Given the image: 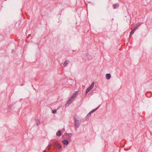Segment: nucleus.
Segmentation results:
<instances>
[{
  "label": "nucleus",
  "mask_w": 152,
  "mask_h": 152,
  "mask_svg": "<svg viewBox=\"0 0 152 152\" xmlns=\"http://www.w3.org/2000/svg\"><path fill=\"white\" fill-rule=\"evenodd\" d=\"M94 82H93L92 83L90 86L86 90V94H87L91 90L94 88Z\"/></svg>",
  "instance_id": "f257e3e1"
},
{
  "label": "nucleus",
  "mask_w": 152,
  "mask_h": 152,
  "mask_svg": "<svg viewBox=\"0 0 152 152\" xmlns=\"http://www.w3.org/2000/svg\"><path fill=\"white\" fill-rule=\"evenodd\" d=\"M100 106V105L98 107L96 108V109H94L91 110V111L86 115V118H89L91 116V114L94 112L96 110H97L99 107Z\"/></svg>",
  "instance_id": "f03ea898"
},
{
  "label": "nucleus",
  "mask_w": 152,
  "mask_h": 152,
  "mask_svg": "<svg viewBox=\"0 0 152 152\" xmlns=\"http://www.w3.org/2000/svg\"><path fill=\"white\" fill-rule=\"evenodd\" d=\"M74 122L75 123V127L77 128L79 127L80 125V123H79L78 120H77L75 118H74Z\"/></svg>",
  "instance_id": "7ed1b4c3"
},
{
  "label": "nucleus",
  "mask_w": 152,
  "mask_h": 152,
  "mask_svg": "<svg viewBox=\"0 0 152 152\" xmlns=\"http://www.w3.org/2000/svg\"><path fill=\"white\" fill-rule=\"evenodd\" d=\"M53 146L54 148L57 147L59 149H61L62 148L61 146L58 142H55L53 145Z\"/></svg>",
  "instance_id": "20e7f679"
},
{
  "label": "nucleus",
  "mask_w": 152,
  "mask_h": 152,
  "mask_svg": "<svg viewBox=\"0 0 152 152\" xmlns=\"http://www.w3.org/2000/svg\"><path fill=\"white\" fill-rule=\"evenodd\" d=\"M73 99L71 97L68 100V102L66 103L65 104L66 106H69V105L71 103L72 101V99Z\"/></svg>",
  "instance_id": "39448f33"
},
{
  "label": "nucleus",
  "mask_w": 152,
  "mask_h": 152,
  "mask_svg": "<svg viewBox=\"0 0 152 152\" xmlns=\"http://www.w3.org/2000/svg\"><path fill=\"white\" fill-rule=\"evenodd\" d=\"M78 94V92L77 91H76L74 93L73 95L71 97H72V98L73 99L77 96Z\"/></svg>",
  "instance_id": "423d86ee"
},
{
  "label": "nucleus",
  "mask_w": 152,
  "mask_h": 152,
  "mask_svg": "<svg viewBox=\"0 0 152 152\" xmlns=\"http://www.w3.org/2000/svg\"><path fill=\"white\" fill-rule=\"evenodd\" d=\"M62 143L64 145H67L69 143V142L68 140H63Z\"/></svg>",
  "instance_id": "0eeeda50"
},
{
  "label": "nucleus",
  "mask_w": 152,
  "mask_h": 152,
  "mask_svg": "<svg viewBox=\"0 0 152 152\" xmlns=\"http://www.w3.org/2000/svg\"><path fill=\"white\" fill-rule=\"evenodd\" d=\"M62 132L61 131L59 130L56 133V135L58 136H60L61 135Z\"/></svg>",
  "instance_id": "6e6552de"
},
{
  "label": "nucleus",
  "mask_w": 152,
  "mask_h": 152,
  "mask_svg": "<svg viewBox=\"0 0 152 152\" xmlns=\"http://www.w3.org/2000/svg\"><path fill=\"white\" fill-rule=\"evenodd\" d=\"M141 25V24L140 23H138L137 24H136L135 25V26H134V29L135 30H136L138 28V27L140 26Z\"/></svg>",
  "instance_id": "1a4fd4ad"
},
{
  "label": "nucleus",
  "mask_w": 152,
  "mask_h": 152,
  "mask_svg": "<svg viewBox=\"0 0 152 152\" xmlns=\"http://www.w3.org/2000/svg\"><path fill=\"white\" fill-rule=\"evenodd\" d=\"M106 77L107 79H109L110 78L111 75L110 74H107L106 75Z\"/></svg>",
  "instance_id": "9d476101"
},
{
  "label": "nucleus",
  "mask_w": 152,
  "mask_h": 152,
  "mask_svg": "<svg viewBox=\"0 0 152 152\" xmlns=\"http://www.w3.org/2000/svg\"><path fill=\"white\" fill-rule=\"evenodd\" d=\"M69 61L66 60L63 64L64 66H66L69 63Z\"/></svg>",
  "instance_id": "9b49d317"
},
{
  "label": "nucleus",
  "mask_w": 152,
  "mask_h": 152,
  "mask_svg": "<svg viewBox=\"0 0 152 152\" xmlns=\"http://www.w3.org/2000/svg\"><path fill=\"white\" fill-rule=\"evenodd\" d=\"M113 9H115L119 6V4H113Z\"/></svg>",
  "instance_id": "f8f14e48"
},
{
  "label": "nucleus",
  "mask_w": 152,
  "mask_h": 152,
  "mask_svg": "<svg viewBox=\"0 0 152 152\" xmlns=\"http://www.w3.org/2000/svg\"><path fill=\"white\" fill-rule=\"evenodd\" d=\"M36 125L37 126H38L40 124V121L38 119L36 120Z\"/></svg>",
  "instance_id": "ddd939ff"
},
{
  "label": "nucleus",
  "mask_w": 152,
  "mask_h": 152,
  "mask_svg": "<svg viewBox=\"0 0 152 152\" xmlns=\"http://www.w3.org/2000/svg\"><path fill=\"white\" fill-rule=\"evenodd\" d=\"M135 31V30H134L133 29V30H132L131 31V32H130V36H131L134 33V32Z\"/></svg>",
  "instance_id": "4468645a"
},
{
  "label": "nucleus",
  "mask_w": 152,
  "mask_h": 152,
  "mask_svg": "<svg viewBox=\"0 0 152 152\" xmlns=\"http://www.w3.org/2000/svg\"><path fill=\"white\" fill-rule=\"evenodd\" d=\"M51 146V144H50L47 147V148L48 149V150H49L50 149V147Z\"/></svg>",
  "instance_id": "2eb2a0df"
},
{
  "label": "nucleus",
  "mask_w": 152,
  "mask_h": 152,
  "mask_svg": "<svg viewBox=\"0 0 152 152\" xmlns=\"http://www.w3.org/2000/svg\"><path fill=\"white\" fill-rule=\"evenodd\" d=\"M56 111H57V110L56 109H55V110H52V113H56Z\"/></svg>",
  "instance_id": "dca6fc26"
},
{
  "label": "nucleus",
  "mask_w": 152,
  "mask_h": 152,
  "mask_svg": "<svg viewBox=\"0 0 152 152\" xmlns=\"http://www.w3.org/2000/svg\"><path fill=\"white\" fill-rule=\"evenodd\" d=\"M46 151L45 150V151H44V152H46Z\"/></svg>",
  "instance_id": "f3484780"
},
{
  "label": "nucleus",
  "mask_w": 152,
  "mask_h": 152,
  "mask_svg": "<svg viewBox=\"0 0 152 152\" xmlns=\"http://www.w3.org/2000/svg\"><path fill=\"white\" fill-rule=\"evenodd\" d=\"M71 137L70 136V137H69V138H70H70H71Z\"/></svg>",
  "instance_id": "a211bd4d"
}]
</instances>
